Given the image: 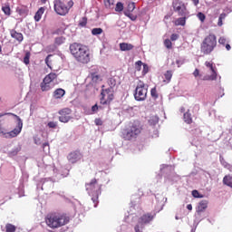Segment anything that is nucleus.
<instances>
[{"mask_svg": "<svg viewBox=\"0 0 232 232\" xmlns=\"http://www.w3.org/2000/svg\"><path fill=\"white\" fill-rule=\"evenodd\" d=\"M44 220L51 229H59L70 223V216L64 213L51 212L45 216Z\"/></svg>", "mask_w": 232, "mask_h": 232, "instance_id": "nucleus-1", "label": "nucleus"}, {"mask_svg": "<svg viewBox=\"0 0 232 232\" xmlns=\"http://www.w3.org/2000/svg\"><path fill=\"white\" fill-rule=\"evenodd\" d=\"M70 53L74 57L77 63L82 64H88L91 61L90 49L86 45H82L79 43H73L69 47Z\"/></svg>", "mask_w": 232, "mask_h": 232, "instance_id": "nucleus-2", "label": "nucleus"}, {"mask_svg": "<svg viewBox=\"0 0 232 232\" xmlns=\"http://www.w3.org/2000/svg\"><path fill=\"white\" fill-rule=\"evenodd\" d=\"M217 48V35L213 33L208 34L203 39L200 50L204 55H209Z\"/></svg>", "mask_w": 232, "mask_h": 232, "instance_id": "nucleus-3", "label": "nucleus"}, {"mask_svg": "<svg viewBox=\"0 0 232 232\" xmlns=\"http://www.w3.org/2000/svg\"><path fill=\"white\" fill-rule=\"evenodd\" d=\"M85 188L88 190L89 195H91L92 200L96 207L97 204H99V195L101 194L102 185L98 183L97 179H92L91 182L86 183Z\"/></svg>", "mask_w": 232, "mask_h": 232, "instance_id": "nucleus-4", "label": "nucleus"}, {"mask_svg": "<svg viewBox=\"0 0 232 232\" xmlns=\"http://www.w3.org/2000/svg\"><path fill=\"white\" fill-rule=\"evenodd\" d=\"M140 133H142V124H140V121H135L123 134V138L125 140H133V139L139 137Z\"/></svg>", "mask_w": 232, "mask_h": 232, "instance_id": "nucleus-5", "label": "nucleus"}, {"mask_svg": "<svg viewBox=\"0 0 232 232\" xmlns=\"http://www.w3.org/2000/svg\"><path fill=\"white\" fill-rule=\"evenodd\" d=\"M72 6V0H54V11L58 15H66Z\"/></svg>", "mask_w": 232, "mask_h": 232, "instance_id": "nucleus-6", "label": "nucleus"}, {"mask_svg": "<svg viewBox=\"0 0 232 232\" xmlns=\"http://www.w3.org/2000/svg\"><path fill=\"white\" fill-rule=\"evenodd\" d=\"M113 99H115V92L113 91V88L102 89L100 104L110 106L113 102Z\"/></svg>", "mask_w": 232, "mask_h": 232, "instance_id": "nucleus-7", "label": "nucleus"}, {"mask_svg": "<svg viewBox=\"0 0 232 232\" xmlns=\"http://www.w3.org/2000/svg\"><path fill=\"white\" fill-rule=\"evenodd\" d=\"M4 115H13V117H15L17 121V128L14 130H11L10 132H7L5 135V139H14V137H17L21 133V130H23V120L16 114H14L12 112L5 113V114H0V117H4Z\"/></svg>", "mask_w": 232, "mask_h": 232, "instance_id": "nucleus-8", "label": "nucleus"}, {"mask_svg": "<svg viewBox=\"0 0 232 232\" xmlns=\"http://www.w3.org/2000/svg\"><path fill=\"white\" fill-rule=\"evenodd\" d=\"M146 97H148V87L140 80L135 89L134 98L136 101H146Z\"/></svg>", "mask_w": 232, "mask_h": 232, "instance_id": "nucleus-9", "label": "nucleus"}, {"mask_svg": "<svg viewBox=\"0 0 232 232\" xmlns=\"http://www.w3.org/2000/svg\"><path fill=\"white\" fill-rule=\"evenodd\" d=\"M205 66H207L212 73L211 75L205 76L203 81H217L218 73L217 72V66H215V63L211 61L205 62Z\"/></svg>", "mask_w": 232, "mask_h": 232, "instance_id": "nucleus-10", "label": "nucleus"}, {"mask_svg": "<svg viewBox=\"0 0 232 232\" xmlns=\"http://www.w3.org/2000/svg\"><path fill=\"white\" fill-rule=\"evenodd\" d=\"M60 115L58 120L60 122H63L64 124L68 123L69 121H72L73 117H72V109L70 108H63L58 111Z\"/></svg>", "mask_w": 232, "mask_h": 232, "instance_id": "nucleus-11", "label": "nucleus"}, {"mask_svg": "<svg viewBox=\"0 0 232 232\" xmlns=\"http://www.w3.org/2000/svg\"><path fill=\"white\" fill-rule=\"evenodd\" d=\"M172 6L174 9V12H177L180 17H186L188 14V8H186V5H184V3L173 2Z\"/></svg>", "mask_w": 232, "mask_h": 232, "instance_id": "nucleus-12", "label": "nucleus"}, {"mask_svg": "<svg viewBox=\"0 0 232 232\" xmlns=\"http://www.w3.org/2000/svg\"><path fill=\"white\" fill-rule=\"evenodd\" d=\"M67 159L71 164H75L76 162H79L81 159H82V154H81V151L79 150H74L69 153Z\"/></svg>", "mask_w": 232, "mask_h": 232, "instance_id": "nucleus-13", "label": "nucleus"}, {"mask_svg": "<svg viewBox=\"0 0 232 232\" xmlns=\"http://www.w3.org/2000/svg\"><path fill=\"white\" fill-rule=\"evenodd\" d=\"M153 218H155V215H152L151 213L144 214L140 218L139 224L141 226L142 224H150Z\"/></svg>", "mask_w": 232, "mask_h": 232, "instance_id": "nucleus-14", "label": "nucleus"}, {"mask_svg": "<svg viewBox=\"0 0 232 232\" xmlns=\"http://www.w3.org/2000/svg\"><path fill=\"white\" fill-rule=\"evenodd\" d=\"M10 35L13 39H15V41H17L18 43H21L24 39V36H23L21 33L15 31V29L10 30Z\"/></svg>", "mask_w": 232, "mask_h": 232, "instance_id": "nucleus-15", "label": "nucleus"}, {"mask_svg": "<svg viewBox=\"0 0 232 232\" xmlns=\"http://www.w3.org/2000/svg\"><path fill=\"white\" fill-rule=\"evenodd\" d=\"M208 204H209V201L206 199L201 200L197 207V213H204V211L208 209Z\"/></svg>", "mask_w": 232, "mask_h": 232, "instance_id": "nucleus-16", "label": "nucleus"}, {"mask_svg": "<svg viewBox=\"0 0 232 232\" xmlns=\"http://www.w3.org/2000/svg\"><path fill=\"white\" fill-rule=\"evenodd\" d=\"M66 95V91L63 88H58L53 92V97L54 99H63Z\"/></svg>", "mask_w": 232, "mask_h": 232, "instance_id": "nucleus-17", "label": "nucleus"}, {"mask_svg": "<svg viewBox=\"0 0 232 232\" xmlns=\"http://www.w3.org/2000/svg\"><path fill=\"white\" fill-rule=\"evenodd\" d=\"M133 48H135V46H133V44H128V43H121L120 44L121 52H130V51L133 50Z\"/></svg>", "mask_w": 232, "mask_h": 232, "instance_id": "nucleus-18", "label": "nucleus"}, {"mask_svg": "<svg viewBox=\"0 0 232 232\" xmlns=\"http://www.w3.org/2000/svg\"><path fill=\"white\" fill-rule=\"evenodd\" d=\"M40 88L42 92H50L53 86L52 83H49V82H45L44 80H43V82L40 83Z\"/></svg>", "mask_w": 232, "mask_h": 232, "instance_id": "nucleus-19", "label": "nucleus"}, {"mask_svg": "<svg viewBox=\"0 0 232 232\" xmlns=\"http://www.w3.org/2000/svg\"><path fill=\"white\" fill-rule=\"evenodd\" d=\"M133 10H135V3H129L127 9L124 12L125 15H127V17H131V12H133Z\"/></svg>", "mask_w": 232, "mask_h": 232, "instance_id": "nucleus-20", "label": "nucleus"}, {"mask_svg": "<svg viewBox=\"0 0 232 232\" xmlns=\"http://www.w3.org/2000/svg\"><path fill=\"white\" fill-rule=\"evenodd\" d=\"M55 79H57V73H55V72H50L49 74H47V75L44 78V80L45 82H49V83H51V84L55 81Z\"/></svg>", "mask_w": 232, "mask_h": 232, "instance_id": "nucleus-21", "label": "nucleus"}, {"mask_svg": "<svg viewBox=\"0 0 232 232\" xmlns=\"http://www.w3.org/2000/svg\"><path fill=\"white\" fill-rule=\"evenodd\" d=\"M44 7H40L38 9V11L35 13L34 14V21H36V23H39V21H41V18L43 17V14H44Z\"/></svg>", "mask_w": 232, "mask_h": 232, "instance_id": "nucleus-22", "label": "nucleus"}, {"mask_svg": "<svg viewBox=\"0 0 232 232\" xmlns=\"http://www.w3.org/2000/svg\"><path fill=\"white\" fill-rule=\"evenodd\" d=\"M16 12L19 14V15H28V7L21 5L16 8Z\"/></svg>", "mask_w": 232, "mask_h": 232, "instance_id": "nucleus-23", "label": "nucleus"}, {"mask_svg": "<svg viewBox=\"0 0 232 232\" xmlns=\"http://www.w3.org/2000/svg\"><path fill=\"white\" fill-rule=\"evenodd\" d=\"M223 184H225V186H228V188H232V175H226L223 178Z\"/></svg>", "mask_w": 232, "mask_h": 232, "instance_id": "nucleus-24", "label": "nucleus"}, {"mask_svg": "<svg viewBox=\"0 0 232 232\" xmlns=\"http://www.w3.org/2000/svg\"><path fill=\"white\" fill-rule=\"evenodd\" d=\"M175 26H185L186 25V16H182L180 18H178L174 22Z\"/></svg>", "mask_w": 232, "mask_h": 232, "instance_id": "nucleus-25", "label": "nucleus"}, {"mask_svg": "<svg viewBox=\"0 0 232 232\" xmlns=\"http://www.w3.org/2000/svg\"><path fill=\"white\" fill-rule=\"evenodd\" d=\"M183 119L187 124H191V122H193V119L191 118V113H189V111L184 113Z\"/></svg>", "mask_w": 232, "mask_h": 232, "instance_id": "nucleus-26", "label": "nucleus"}, {"mask_svg": "<svg viewBox=\"0 0 232 232\" xmlns=\"http://www.w3.org/2000/svg\"><path fill=\"white\" fill-rule=\"evenodd\" d=\"M164 77H165L166 80H164L163 82H171V77H173V72L167 71L164 73Z\"/></svg>", "mask_w": 232, "mask_h": 232, "instance_id": "nucleus-27", "label": "nucleus"}, {"mask_svg": "<svg viewBox=\"0 0 232 232\" xmlns=\"http://www.w3.org/2000/svg\"><path fill=\"white\" fill-rule=\"evenodd\" d=\"M21 151V147H15L8 152V157H15Z\"/></svg>", "mask_w": 232, "mask_h": 232, "instance_id": "nucleus-28", "label": "nucleus"}, {"mask_svg": "<svg viewBox=\"0 0 232 232\" xmlns=\"http://www.w3.org/2000/svg\"><path fill=\"white\" fill-rule=\"evenodd\" d=\"M104 5L106 8H113L115 5V0H104Z\"/></svg>", "mask_w": 232, "mask_h": 232, "instance_id": "nucleus-29", "label": "nucleus"}, {"mask_svg": "<svg viewBox=\"0 0 232 232\" xmlns=\"http://www.w3.org/2000/svg\"><path fill=\"white\" fill-rule=\"evenodd\" d=\"M227 14H226V13H223L219 15L218 17V26H222V24H224L223 21L224 19H226Z\"/></svg>", "mask_w": 232, "mask_h": 232, "instance_id": "nucleus-30", "label": "nucleus"}, {"mask_svg": "<svg viewBox=\"0 0 232 232\" xmlns=\"http://www.w3.org/2000/svg\"><path fill=\"white\" fill-rule=\"evenodd\" d=\"M64 41H66V38L63 37V36H59L56 37L54 40L55 44H57L58 46L64 44Z\"/></svg>", "mask_w": 232, "mask_h": 232, "instance_id": "nucleus-31", "label": "nucleus"}, {"mask_svg": "<svg viewBox=\"0 0 232 232\" xmlns=\"http://www.w3.org/2000/svg\"><path fill=\"white\" fill-rule=\"evenodd\" d=\"M50 59H52V54H48L45 58V64L46 66H48V68H50V70H53V68L52 67V61Z\"/></svg>", "mask_w": 232, "mask_h": 232, "instance_id": "nucleus-32", "label": "nucleus"}, {"mask_svg": "<svg viewBox=\"0 0 232 232\" xmlns=\"http://www.w3.org/2000/svg\"><path fill=\"white\" fill-rule=\"evenodd\" d=\"M164 46H165V48H167L168 50H171V48H173V44L171 43V40L166 39V40L164 41Z\"/></svg>", "mask_w": 232, "mask_h": 232, "instance_id": "nucleus-33", "label": "nucleus"}, {"mask_svg": "<svg viewBox=\"0 0 232 232\" xmlns=\"http://www.w3.org/2000/svg\"><path fill=\"white\" fill-rule=\"evenodd\" d=\"M192 197H194V198H204V196L197 189L192 190Z\"/></svg>", "mask_w": 232, "mask_h": 232, "instance_id": "nucleus-34", "label": "nucleus"}, {"mask_svg": "<svg viewBox=\"0 0 232 232\" xmlns=\"http://www.w3.org/2000/svg\"><path fill=\"white\" fill-rule=\"evenodd\" d=\"M5 231L6 232H15V226L12 224H6L5 225Z\"/></svg>", "mask_w": 232, "mask_h": 232, "instance_id": "nucleus-35", "label": "nucleus"}, {"mask_svg": "<svg viewBox=\"0 0 232 232\" xmlns=\"http://www.w3.org/2000/svg\"><path fill=\"white\" fill-rule=\"evenodd\" d=\"M150 95L153 99H159V92H157V87L150 90Z\"/></svg>", "mask_w": 232, "mask_h": 232, "instance_id": "nucleus-36", "label": "nucleus"}, {"mask_svg": "<svg viewBox=\"0 0 232 232\" xmlns=\"http://www.w3.org/2000/svg\"><path fill=\"white\" fill-rule=\"evenodd\" d=\"M144 65V63H142V61H137L135 63V70H137V72H140V70L142 69V66Z\"/></svg>", "mask_w": 232, "mask_h": 232, "instance_id": "nucleus-37", "label": "nucleus"}, {"mask_svg": "<svg viewBox=\"0 0 232 232\" xmlns=\"http://www.w3.org/2000/svg\"><path fill=\"white\" fill-rule=\"evenodd\" d=\"M102 32H103L102 28H93L92 30V35H101V34H102Z\"/></svg>", "mask_w": 232, "mask_h": 232, "instance_id": "nucleus-38", "label": "nucleus"}, {"mask_svg": "<svg viewBox=\"0 0 232 232\" xmlns=\"http://www.w3.org/2000/svg\"><path fill=\"white\" fill-rule=\"evenodd\" d=\"M122 10H124V5H122V3H121V2H118L116 4L115 11L116 12H122Z\"/></svg>", "mask_w": 232, "mask_h": 232, "instance_id": "nucleus-39", "label": "nucleus"}, {"mask_svg": "<svg viewBox=\"0 0 232 232\" xmlns=\"http://www.w3.org/2000/svg\"><path fill=\"white\" fill-rule=\"evenodd\" d=\"M30 56H31L30 52H27V53H25V56L24 57V64H30Z\"/></svg>", "mask_w": 232, "mask_h": 232, "instance_id": "nucleus-40", "label": "nucleus"}, {"mask_svg": "<svg viewBox=\"0 0 232 232\" xmlns=\"http://www.w3.org/2000/svg\"><path fill=\"white\" fill-rule=\"evenodd\" d=\"M108 84H109L110 88H113V87L116 86L117 82L115 81V79L110 78V79L108 80Z\"/></svg>", "mask_w": 232, "mask_h": 232, "instance_id": "nucleus-41", "label": "nucleus"}, {"mask_svg": "<svg viewBox=\"0 0 232 232\" xmlns=\"http://www.w3.org/2000/svg\"><path fill=\"white\" fill-rule=\"evenodd\" d=\"M91 77H92L93 82H97V81H99V79H101V76L95 72H91Z\"/></svg>", "mask_w": 232, "mask_h": 232, "instance_id": "nucleus-42", "label": "nucleus"}, {"mask_svg": "<svg viewBox=\"0 0 232 232\" xmlns=\"http://www.w3.org/2000/svg\"><path fill=\"white\" fill-rule=\"evenodd\" d=\"M88 24V18L82 17V20L79 22L80 26H86Z\"/></svg>", "mask_w": 232, "mask_h": 232, "instance_id": "nucleus-43", "label": "nucleus"}, {"mask_svg": "<svg viewBox=\"0 0 232 232\" xmlns=\"http://www.w3.org/2000/svg\"><path fill=\"white\" fill-rule=\"evenodd\" d=\"M218 43L219 44H222V46H226V43H227V39H226V37L221 36L218 39Z\"/></svg>", "mask_w": 232, "mask_h": 232, "instance_id": "nucleus-44", "label": "nucleus"}, {"mask_svg": "<svg viewBox=\"0 0 232 232\" xmlns=\"http://www.w3.org/2000/svg\"><path fill=\"white\" fill-rule=\"evenodd\" d=\"M222 166H224V168H226L227 169H228V171H230L232 173V165L227 163V162H222Z\"/></svg>", "mask_w": 232, "mask_h": 232, "instance_id": "nucleus-45", "label": "nucleus"}, {"mask_svg": "<svg viewBox=\"0 0 232 232\" xmlns=\"http://www.w3.org/2000/svg\"><path fill=\"white\" fill-rule=\"evenodd\" d=\"M150 72V67L148 64L143 63V70H142V75H146Z\"/></svg>", "mask_w": 232, "mask_h": 232, "instance_id": "nucleus-46", "label": "nucleus"}, {"mask_svg": "<svg viewBox=\"0 0 232 232\" xmlns=\"http://www.w3.org/2000/svg\"><path fill=\"white\" fill-rule=\"evenodd\" d=\"M198 18L199 19V21H201V23H204V21H206V14H204L203 13H198Z\"/></svg>", "mask_w": 232, "mask_h": 232, "instance_id": "nucleus-47", "label": "nucleus"}, {"mask_svg": "<svg viewBox=\"0 0 232 232\" xmlns=\"http://www.w3.org/2000/svg\"><path fill=\"white\" fill-rule=\"evenodd\" d=\"M47 126H48V128L55 129V128H57V122L56 121H49Z\"/></svg>", "mask_w": 232, "mask_h": 232, "instance_id": "nucleus-48", "label": "nucleus"}, {"mask_svg": "<svg viewBox=\"0 0 232 232\" xmlns=\"http://www.w3.org/2000/svg\"><path fill=\"white\" fill-rule=\"evenodd\" d=\"M94 123L96 124V126H102L103 124L102 120L101 118H96L94 120Z\"/></svg>", "mask_w": 232, "mask_h": 232, "instance_id": "nucleus-49", "label": "nucleus"}, {"mask_svg": "<svg viewBox=\"0 0 232 232\" xmlns=\"http://www.w3.org/2000/svg\"><path fill=\"white\" fill-rule=\"evenodd\" d=\"M2 10L5 14V15H10V6H5L2 8Z\"/></svg>", "mask_w": 232, "mask_h": 232, "instance_id": "nucleus-50", "label": "nucleus"}, {"mask_svg": "<svg viewBox=\"0 0 232 232\" xmlns=\"http://www.w3.org/2000/svg\"><path fill=\"white\" fill-rule=\"evenodd\" d=\"M99 108H101V107H99V105L96 103L95 105H93V106L92 107V111L93 113H97V111H99Z\"/></svg>", "mask_w": 232, "mask_h": 232, "instance_id": "nucleus-51", "label": "nucleus"}, {"mask_svg": "<svg viewBox=\"0 0 232 232\" xmlns=\"http://www.w3.org/2000/svg\"><path fill=\"white\" fill-rule=\"evenodd\" d=\"M134 231L135 232H142V227H140V225H136L134 227Z\"/></svg>", "mask_w": 232, "mask_h": 232, "instance_id": "nucleus-52", "label": "nucleus"}, {"mask_svg": "<svg viewBox=\"0 0 232 232\" xmlns=\"http://www.w3.org/2000/svg\"><path fill=\"white\" fill-rule=\"evenodd\" d=\"M184 60H177L176 64L178 65V68H180L182 64H184Z\"/></svg>", "mask_w": 232, "mask_h": 232, "instance_id": "nucleus-53", "label": "nucleus"}, {"mask_svg": "<svg viewBox=\"0 0 232 232\" xmlns=\"http://www.w3.org/2000/svg\"><path fill=\"white\" fill-rule=\"evenodd\" d=\"M177 39H179V34H172L170 36V41H177Z\"/></svg>", "mask_w": 232, "mask_h": 232, "instance_id": "nucleus-54", "label": "nucleus"}, {"mask_svg": "<svg viewBox=\"0 0 232 232\" xmlns=\"http://www.w3.org/2000/svg\"><path fill=\"white\" fill-rule=\"evenodd\" d=\"M193 75L194 77H198V75H200V71L198 69H195V71L193 72Z\"/></svg>", "mask_w": 232, "mask_h": 232, "instance_id": "nucleus-55", "label": "nucleus"}, {"mask_svg": "<svg viewBox=\"0 0 232 232\" xmlns=\"http://www.w3.org/2000/svg\"><path fill=\"white\" fill-rule=\"evenodd\" d=\"M187 209H188V211H192L193 206L191 204L187 205Z\"/></svg>", "mask_w": 232, "mask_h": 232, "instance_id": "nucleus-56", "label": "nucleus"}, {"mask_svg": "<svg viewBox=\"0 0 232 232\" xmlns=\"http://www.w3.org/2000/svg\"><path fill=\"white\" fill-rule=\"evenodd\" d=\"M129 17L131 19V21H135L137 19V16L133 15V14H131V15Z\"/></svg>", "mask_w": 232, "mask_h": 232, "instance_id": "nucleus-57", "label": "nucleus"}, {"mask_svg": "<svg viewBox=\"0 0 232 232\" xmlns=\"http://www.w3.org/2000/svg\"><path fill=\"white\" fill-rule=\"evenodd\" d=\"M226 49L229 52L231 50V45L229 44H225Z\"/></svg>", "mask_w": 232, "mask_h": 232, "instance_id": "nucleus-58", "label": "nucleus"}, {"mask_svg": "<svg viewBox=\"0 0 232 232\" xmlns=\"http://www.w3.org/2000/svg\"><path fill=\"white\" fill-rule=\"evenodd\" d=\"M198 3H199V0H193V5L195 6H198Z\"/></svg>", "mask_w": 232, "mask_h": 232, "instance_id": "nucleus-59", "label": "nucleus"}, {"mask_svg": "<svg viewBox=\"0 0 232 232\" xmlns=\"http://www.w3.org/2000/svg\"><path fill=\"white\" fill-rule=\"evenodd\" d=\"M46 146H50V144H48V142L43 143V148H46Z\"/></svg>", "mask_w": 232, "mask_h": 232, "instance_id": "nucleus-60", "label": "nucleus"}, {"mask_svg": "<svg viewBox=\"0 0 232 232\" xmlns=\"http://www.w3.org/2000/svg\"><path fill=\"white\" fill-rule=\"evenodd\" d=\"M44 5L46 3V0H40Z\"/></svg>", "mask_w": 232, "mask_h": 232, "instance_id": "nucleus-61", "label": "nucleus"}, {"mask_svg": "<svg viewBox=\"0 0 232 232\" xmlns=\"http://www.w3.org/2000/svg\"><path fill=\"white\" fill-rule=\"evenodd\" d=\"M3 52V47L0 45V53Z\"/></svg>", "mask_w": 232, "mask_h": 232, "instance_id": "nucleus-62", "label": "nucleus"}, {"mask_svg": "<svg viewBox=\"0 0 232 232\" xmlns=\"http://www.w3.org/2000/svg\"><path fill=\"white\" fill-rule=\"evenodd\" d=\"M181 3L179 0H175L174 3Z\"/></svg>", "mask_w": 232, "mask_h": 232, "instance_id": "nucleus-63", "label": "nucleus"}, {"mask_svg": "<svg viewBox=\"0 0 232 232\" xmlns=\"http://www.w3.org/2000/svg\"><path fill=\"white\" fill-rule=\"evenodd\" d=\"M181 112H184V108L181 109Z\"/></svg>", "mask_w": 232, "mask_h": 232, "instance_id": "nucleus-64", "label": "nucleus"}]
</instances>
